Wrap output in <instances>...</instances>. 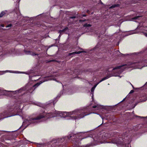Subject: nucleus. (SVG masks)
<instances>
[{
	"mask_svg": "<svg viewBox=\"0 0 147 147\" xmlns=\"http://www.w3.org/2000/svg\"><path fill=\"white\" fill-rule=\"evenodd\" d=\"M80 113H83V112L79 111L78 110H76L74 111L69 112H62L60 111H57L56 112L55 115H53V114L48 113L46 114L45 113H43L40 114L37 117L34 118H30L29 119L26 120L23 122V124H26L28 125L30 123H36L38 122V120L44 117L45 116L48 118L52 117L55 116H60L61 117L66 118L67 117H69V119H80L83 117L87 115V114L83 115V114H81L79 116L77 117L76 116H73L71 117V115H75L79 114Z\"/></svg>",
	"mask_w": 147,
	"mask_h": 147,
	"instance_id": "1",
	"label": "nucleus"
},
{
	"mask_svg": "<svg viewBox=\"0 0 147 147\" xmlns=\"http://www.w3.org/2000/svg\"><path fill=\"white\" fill-rule=\"evenodd\" d=\"M59 76L58 74L55 73V74L53 75V76H47L46 77H45L44 79L42 80V82H40V83H37L36 84H35V85L33 86V87H37L40 84L42 83V82L47 81L49 80H55L56 79L55 78L54 76H55V77H57V76Z\"/></svg>",
	"mask_w": 147,
	"mask_h": 147,
	"instance_id": "2",
	"label": "nucleus"
},
{
	"mask_svg": "<svg viewBox=\"0 0 147 147\" xmlns=\"http://www.w3.org/2000/svg\"><path fill=\"white\" fill-rule=\"evenodd\" d=\"M132 67V66L130 65L129 66L126 65L116 67L113 69V70H115V71L118 72V74H120L123 71L124 69L126 68H129Z\"/></svg>",
	"mask_w": 147,
	"mask_h": 147,
	"instance_id": "3",
	"label": "nucleus"
},
{
	"mask_svg": "<svg viewBox=\"0 0 147 147\" xmlns=\"http://www.w3.org/2000/svg\"><path fill=\"white\" fill-rule=\"evenodd\" d=\"M112 143L114 144H116L118 146H120L122 144L121 142L120 141V139L117 140V139H113L111 141Z\"/></svg>",
	"mask_w": 147,
	"mask_h": 147,
	"instance_id": "4",
	"label": "nucleus"
},
{
	"mask_svg": "<svg viewBox=\"0 0 147 147\" xmlns=\"http://www.w3.org/2000/svg\"><path fill=\"white\" fill-rule=\"evenodd\" d=\"M111 77V76H107L105 77V78H102L101 80L97 84H96L95 85V86L93 87L94 88H95L96 87V86L100 82H101L105 80H106L107 79H108V78H110V77Z\"/></svg>",
	"mask_w": 147,
	"mask_h": 147,
	"instance_id": "5",
	"label": "nucleus"
},
{
	"mask_svg": "<svg viewBox=\"0 0 147 147\" xmlns=\"http://www.w3.org/2000/svg\"><path fill=\"white\" fill-rule=\"evenodd\" d=\"M83 52V51H79L78 52H74L69 54V55L70 56L71 55H74L75 54H80V53L82 52Z\"/></svg>",
	"mask_w": 147,
	"mask_h": 147,
	"instance_id": "6",
	"label": "nucleus"
},
{
	"mask_svg": "<svg viewBox=\"0 0 147 147\" xmlns=\"http://www.w3.org/2000/svg\"><path fill=\"white\" fill-rule=\"evenodd\" d=\"M68 28H66L64 29L59 30V32L60 34L63 32H64L65 33H66L67 32L66 31L68 30Z\"/></svg>",
	"mask_w": 147,
	"mask_h": 147,
	"instance_id": "7",
	"label": "nucleus"
},
{
	"mask_svg": "<svg viewBox=\"0 0 147 147\" xmlns=\"http://www.w3.org/2000/svg\"><path fill=\"white\" fill-rule=\"evenodd\" d=\"M21 89L19 90H17V91H10V92H11V93L12 94H15L16 93H17V92L18 93V92H21Z\"/></svg>",
	"mask_w": 147,
	"mask_h": 147,
	"instance_id": "8",
	"label": "nucleus"
},
{
	"mask_svg": "<svg viewBox=\"0 0 147 147\" xmlns=\"http://www.w3.org/2000/svg\"><path fill=\"white\" fill-rule=\"evenodd\" d=\"M7 12L6 11H3L0 13V17H2Z\"/></svg>",
	"mask_w": 147,
	"mask_h": 147,
	"instance_id": "9",
	"label": "nucleus"
},
{
	"mask_svg": "<svg viewBox=\"0 0 147 147\" xmlns=\"http://www.w3.org/2000/svg\"><path fill=\"white\" fill-rule=\"evenodd\" d=\"M26 54H30L32 55H35V54L34 53L32 52L31 51H28L27 53H26Z\"/></svg>",
	"mask_w": 147,
	"mask_h": 147,
	"instance_id": "10",
	"label": "nucleus"
},
{
	"mask_svg": "<svg viewBox=\"0 0 147 147\" xmlns=\"http://www.w3.org/2000/svg\"><path fill=\"white\" fill-rule=\"evenodd\" d=\"M91 26V25L90 24H86L84 25V26L86 27H90Z\"/></svg>",
	"mask_w": 147,
	"mask_h": 147,
	"instance_id": "11",
	"label": "nucleus"
},
{
	"mask_svg": "<svg viewBox=\"0 0 147 147\" xmlns=\"http://www.w3.org/2000/svg\"><path fill=\"white\" fill-rule=\"evenodd\" d=\"M140 16H136V17H135L134 18H133L132 19V20H135V19H138L139 17Z\"/></svg>",
	"mask_w": 147,
	"mask_h": 147,
	"instance_id": "12",
	"label": "nucleus"
},
{
	"mask_svg": "<svg viewBox=\"0 0 147 147\" xmlns=\"http://www.w3.org/2000/svg\"><path fill=\"white\" fill-rule=\"evenodd\" d=\"M14 115H7V116H5L4 117V118H6V117H9L13 116Z\"/></svg>",
	"mask_w": 147,
	"mask_h": 147,
	"instance_id": "13",
	"label": "nucleus"
},
{
	"mask_svg": "<svg viewBox=\"0 0 147 147\" xmlns=\"http://www.w3.org/2000/svg\"><path fill=\"white\" fill-rule=\"evenodd\" d=\"M95 88H94L93 87H92L91 89V91L92 92H93L94 91V90Z\"/></svg>",
	"mask_w": 147,
	"mask_h": 147,
	"instance_id": "14",
	"label": "nucleus"
},
{
	"mask_svg": "<svg viewBox=\"0 0 147 147\" xmlns=\"http://www.w3.org/2000/svg\"><path fill=\"white\" fill-rule=\"evenodd\" d=\"M125 142H126V141H125V142H124V143H125V146H126V147H126V146H127V144L126 143H125ZM129 146H130V147H131V146H130V145H129V143H128V146H129Z\"/></svg>",
	"mask_w": 147,
	"mask_h": 147,
	"instance_id": "15",
	"label": "nucleus"
},
{
	"mask_svg": "<svg viewBox=\"0 0 147 147\" xmlns=\"http://www.w3.org/2000/svg\"><path fill=\"white\" fill-rule=\"evenodd\" d=\"M12 26V25L11 24H9V25H7V26H6V27H11Z\"/></svg>",
	"mask_w": 147,
	"mask_h": 147,
	"instance_id": "16",
	"label": "nucleus"
},
{
	"mask_svg": "<svg viewBox=\"0 0 147 147\" xmlns=\"http://www.w3.org/2000/svg\"><path fill=\"white\" fill-rule=\"evenodd\" d=\"M117 5H112L110 8H112L115 7Z\"/></svg>",
	"mask_w": 147,
	"mask_h": 147,
	"instance_id": "17",
	"label": "nucleus"
},
{
	"mask_svg": "<svg viewBox=\"0 0 147 147\" xmlns=\"http://www.w3.org/2000/svg\"><path fill=\"white\" fill-rule=\"evenodd\" d=\"M98 105H95V106H93V108H96L97 107H98Z\"/></svg>",
	"mask_w": 147,
	"mask_h": 147,
	"instance_id": "18",
	"label": "nucleus"
},
{
	"mask_svg": "<svg viewBox=\"0 0 147 147\" xmlns=\"http://www.w3.org/2000/svg\"><path fill=\"white\" fill-rule=\"evenodd\" d=\"M144 34L147 37V33L144 32Z\"/></svg>",
	"mask_w": 147,
	"mask_h": 147,
	"instance_id": "19",
	"label": "nucleus"
},
{
	"mask_svg": "<svg viewBox=\"0 0 147 147\" xmlns=\"http://www.w3.org/2000/svg\"><path fill=\"white\" fill-rule=\"evenodd\" d=\"M36 105L39 106H41V104L39 103H38V104H36Z\"/></svg>",
	"mask_w": 147,
	"mask_h": 147,
	"instance_id": "20",
	"label": "nucleus"
},
{
	"mask_svg": "<svg viewBox=\"0 0 147 147\" xmlns=\"http://www.w3.org/2000/svg\"><path fill=\"white\" fill-rule=\"evenodd\" d=\"M133 92H134V91H133V90H131L130 91V93H133Z\"/></svg>",
	"mask_w": 147,
	"mask_h": 147,
	"instance_id": "21",
	"label": "nucleus"
},
{
	"mask_svg": "<svg viewBox=\"0 0 147 147\" xmlns=\"http://www.w3.org/2000/svg\"><path fill=\"white\" fill-rule=\"evenodd\" d=\"M8 72V71H2V72H1L3 73L4 72Z\"/></svg>",
	"mask_w": 147,
	"mask_h": 147,
	"instance_id": "22",
	"label": "nucleus"
},
{
	"mask_svg": "<svg viewBox=\"0 0 147 147\" xmlns=\"http://www.w3.org/2000/svg\"><path fill=\"white\" fill-rule=\"evenodd\" d=\"M1 27H4V26L3 24H1Z\"/></svg>",
	"mask_w": 147,
	"mask_h": 147,
	"instance_id": "23",
	"label": "nucleus"
},
{
	"mask_svg": "<svg viewBox=\"0 0 147 147\" xmlns=\"http://www.w3.org/2000/svg\"><path fill=\"white\" fill-rule=\"evenodd\" d=\"M9 72H11V73H16V72H14V71H10Z\"/></svg>",
	"mask_w": 147,
	"mask_h": 147,
	"instance_id": "24",
	"label": "nucleus"
},
{
	"mask_svg": "<svg viewBox=\"0 0 147 147\" xmlns=\"http://www.w3.org/2000/svg\"><path fill=\"white\" fill-rule=\"evenodd\" d=\"M71 18H75V16H73V17H71Z\"/></svg>",
	"mask_w": 147,
	"mask_h": 147,
	"instance_id": "25",
	"label": "nucleus"
},
{
	"mask_svg": "<svg viewBox=\"0 0 147 147\" xmlns=\"http://www.w3.org/2000/svg\"><path fill=\"white\" fill-rule=\"evenodd\" d=\"M145 30L147 32V28H146Z\"/></svg>",
	"mask_w": 147,
	"mask_h": 147,
	"instance_id": "26",
	"label": "nucleus"
},
{
	"mask_svg": "<svg viewBox=\"0 0 147 147\" xmlns=\"http://www.w3.org/2000/svg\"><path fill=\"white\" fill-rule=\"evenodd\" d=\"M70 137H71V136H70L69 138V137H68V139H69L70 138Z\"/></svg>",
	"mask_w": 147,
	"mask_h": 147,
	"instance_id": "27",
	"label": "nucleus"
},
{
	"mask_svg": "<svg viewBox=\"0 0 147 147\" xmlns=\"http://www.w3.org/2000/svg\"><path fill=\"white\" fill-rule=\"evenodd\" d=\"M114 76H117V75H114Z\"/></svg>",
	"mask_w": 147,
	"mask_h": 147,
	"instance_id": "28",
	"label": "nucleus"
},
{
	"mask_svg": "<svg viewBox=\"0 0 147 147\" xmlns=\"http://www.w3.org/2000/svg\"><path fill=\"white\" fill-rule=\"evenodd\" d=\"M93 94H92V96H93Z\"/></svg>",
	"mask_w": 147,
	"mask_h": 147,
	"instance_id": "29",
	"label": "nucleus"
}]
</instances>
